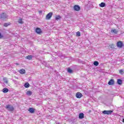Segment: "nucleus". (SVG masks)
Masks as SVG:
<instances>
[{
    "label": "nucleus",
    "instance_id": "obj_1",
    "mask_svg": "<svg viewBox=\"0 0 124 124\" xmlns=\"http://www.w3.org/2000/svg\"><path fill=\"white\" fill-rule=\"evenodd\" d=\"M6 108L10 112L14 111V107L10 105H7L6 106Z\"/></svg>",
    "mask_w": 124,
    "mask_h": 124
},
{
    "label": "nucleus",
    "instance_id": "obj_2",
    "mask_svg": "<svg viewBox=\"0 0 124 124\" xmlns=\"http://www.w3.org/2000/svg\"><path fill=\"white\" fill-rule=\"evenodd\" d=\"M103 114L104 115H111L112 113H113V111L112 110H104L102 111Z\"/></svg>",
    "mask_w": 124,
    "mask_h": 124
},
{
    "label": "nucleus",
    "instance_id": "obj_3",
    "mask_svg": "<svg viewBox=\"0 0 124 124\" xmlns=\"http://www.w3.org/2000/svg\"><path fill=\"white\" fill-rule=\"evenodd\" d=\"M52 16H53V13L50 12L46 16V20H50L52 18Z\"/></svg>",
    "mask_w": 124,
    "mask_h": 124
},
{
    "label": "nucleus",
    "instance_id": "obj_4",
    "mask_svg": "<svg viewBox=\"0 0 124 124\" xmlns=\"http://www.w3.org/2000/svg\"><path fill=\"white\" fill-rule=\"evenodd\" d=\"M74 9L75 11L78 12L81 10V7H80V6H79L78 5H75L74 6Z\"/></svg>",
    "mask_w": 124,
    "mask_h": 124
},
{
    "label": "nucleus",
    "instance_id": "obj_5",
    "mask_svg": "<svg viewBox=\"0 0 124 124\" xmlns=\"http://www.w3.org/2000/svg\"><path fill=\"white\" fill-rule=\"evenodd\" d=\"M117 46L118 47V48H122V47L124 46V44L123 43V42L120 41L117 42Z\"/></svg>",
    "mask_w": 124,
    "mask_h": 124
},
{
    "label": "nucleus",
    "instance_id": "obj_6",
    "mask_svg": "<svg viewBox=\"0 0 124 124\" xmlns=\"http://www.w3.org/2000/svg\"><path fill=\"white\" fill-rule=\"evenodd\" d=\"M35 32H36L37 34H41V33H42V30L39 28H36L35 29Z\"/></svg>",
    "mask_w": 124,
    "mask_h": 124
},
{
    "label": "nucleus",
    "instance_id": "obj_7",
    "mask_svg": "<svg viewBox=\"0 0 124 124\" xmlns=\"http://www.w3.org/2000/svg\"><path fill=\"white\" fill-rule=\"evenodd\" d=\"M108 85L110 86H113V85H115V80L114 79H111L108 82Z\"/></svg>",
    "mask_w": 124,
    "mask_h": 124
},
{
    "label": "nucleus",
    "instance_id": "obj_8",
    "mask_svg": "<svg viewBox=\"0 0 124 124\" xmlns=\"http://www.w3.org/2000/svg\"><path fill=\"white\" fill-rule=\"evenodd\" d=\"M83 95H82L81 93L80 92H78L76 94V97L77 98H81Z\"/></svg>",
    "mask_w": 124,
    "mask_h": 124
},
{
    "label": "nucleus",
    "instance_id": "obj_9",
    "mask_svg": "<svg viewBox=\"0 0 124 124\" xmlns=\"http://www.w3.org/2000/svg\"><path fill=\"white\" fill-rule=\"evenodd\" d=\"M28 111L30 113H31V114H33L35 111V109L33 108H30L28 109Z\"/></svg>",
    "mask_w": 124,
    "mask_h": 124
},
{
    "label": "nucleus",
    "instance_id": "obj_10",
    "mask_svg": "<svg viewBox=\"0 0 124 124\" xmlns=\"http://www.w3.org/2000/svg\"><path fill=\"white\" fill-rule=\"evenodd\" d=\"M84 116L85 115H84L83 113H80L79 114L78 118L79 119H84V118H85Z\"/></svg>",
    "mask_w": 124,
    "mask_h": 124
},
{
    "label": "nucleus",
    "instance_id": "obj_11",
    "mask_svg": "<svg viewBox=\"0 0 124 124\" xmlns=\"http://www.w3.org/2000/svg\"><path fill=\"white\" fill-rule=\"evenodd\" d=\"M118 31L115 29H112L111 30V32H112V33H115V34H117V33H118Z\"/></svg>",
    "mask_w": 124,
    "mask_h": 124
},
{
    "label": "nucleus",
    "instance_id": "obj_12",
    "mask_svg": "<svg viewBox=\"0 0 124 124\" xmlns=\"http://www.w3.org/2000/svg\"><path fill=\"white\" fill-rule=\"evenodd\" d=\"M18 71L20 74H25L26 73V70L24 69H21Z\"/></svg>",
    "mask_w": 124,
    "mask_h": 124
},
{
    "label": "nucleus",
    "instance_id": "obj_13",
    "mask_svg": "<svg viewBox=\"0 0 124 124\" xmlns=\"http://www.w3.org/2000/svg\"><path fill=\"white\" fill-rule=\"evenodd\" d=\"M100 7H105L106 6V4L104 2H101L99 4Z\"/></svg>",
    "mask_w": 124,
    "mask_h": 124
},
{
    "label": "nucleus",
    "instance_id": "obj_14",
    "mask_svg": "<svg viewBox=\"0 0 124 124\" xmlns=\"http://www.w3.org/2000/svg\"><path fill=\"white\" fill-rule=\"evenodd\" d=\"M117 84H118V85H122V84H123V80L121 79H118L117 80Z\"/></svg>",
    "mask_w": 124,
    "mask_h": 124
},
{
    "label": "nucleus",
    "instance_id": "obj_15",
    "mask_svg": "<svg viewBox=\"0 0 124 124\" xmlns=\"http://www.w3.org/2000/svg\"><path fill=\"white\" fill-rule=\"evenodd\" d=\"M26 59H27V60H32V56L31 55H28V56L26 57Z\"/></svg>",
    "mask_w": 124,
    "mask_h": 124
},
{
    "label": "nucleus",
    "instance_id": "obj_16",
    "mask_svg": "<svg viewBox=\"0 0 124 124\" xmlns=\"http://www.w3.org/2000/svg\"><path fill=\"white\" fill-rule=\"evenodd\" d=\"M26 94H27V95H31V94H32V92H31V91H28L26 93Z\"/></svg>",
    "mask_w": 124,
    "mask_h": 124
},
{
    "label": "nucleus",
    "instance_id": "obj_17",
    "mask_svg": "<svg viewBox=\"0 0 124 124\" xmlns=\"http://www.w3.org/2000/svg\"><path fill=\"white\" fill-rule=\"evenodd\" d=\"M67 72L68 73H73V71L69 67L67 68Z\"/></svg>",
    "mask_w": 124,
    "mask_h": 124
},
{
    "label": "nucleus",
    "instance_id": "obj_18",
    "mask_svg": "<svg viewBox=\"0 0 124 124\" xmlns=\"http://www.w3.org/2000/svg\"><path fill=\"white\" fill-rule=\"evenodd\" d=\"M18 23L21 25L24 24V22H23V19L20 18L19 19H18Z\"/></svg>",
    "mask_w": 124,
    "mask_h": 124
},
{
    "label": "nucleus",
    "instance_id": "obj_19",
    "mask_svg": "<svg viewBox=\"0 0 124 124\" xmlns=\"http://www.w3.org/2000/svg\"><path fill=\"white\" fill-rule=\"evenodd\" d=\"M2 92H3V93H8V89L5 88L3 89Z\"/></svg>",
    "mask_w": 124,
    "mask_h": 124
},
{
    "label": "nucleus",
    "instance_id": "obj_20",
    "mask_svg": "<svg viewBox=\"0 0 124 124\" xmlns=\"http://www.w3.org/2000/svg\"><path fill=\"white\" fill-rule=\"evenodd\" d=\"M62 18V16H61L60 15H58V16H57L56 17H55V20H60V19H61Z\"/></svg>",
    "mask_w": 124,
    "mask_h": 124
},
{
    "label": "nucleus",
    "instance_id": "obj_21",
    "mask_svg": "<svg viewBox=\"0 0 124 124\" xmlns=\"http://www.w3.org/2000/svg\"><path fill=\"white\" fill-rule=\"evenodd\" d=\"M25 88H29L30 87V84L29 82H27L24 84Z\"/></svg>",
    "mask_w": 124,
    "mask_h": 124
},
{
    "label": "nucleus",
    "instance_id": "obj_22",
    "mask_svg": "<svg viewBox=\"0 0 124 124\" xmlns=\"http://www.w3.org/2000/svg\"><path fill=\"white\" fill-rule=\"evenodd\" d=\"M93 64L94 65H95V66H97V65L99 64V63H98V62L97 61H95L94 62Z\"/></svg>",
    "mask_w": 124,
    "mask_h": 124
},
{
    "label": "nucleus",
    "instance_id": "obj_23",
    "mask_svg": "<svg viewBox=\"0 0 124 124\" xmlns=\"http://www.w3.org/2000/svg\"><path fill=\"white\" fill-rule=\"evenodd\" d=\"M10 25H11V23H4V27H8V26H9Z\"/></svg>",
    "mask_w": 124,
    "mask_h": 124
},
{
    "label": "nucleus",
    "instance_id": "obj_24",
    "mask_svg": "<svg viewBox=\"0 0 124 124\" xmlns=\"http://www.w3.org/2000/svg\"><path fill=\"white\" fill-rule=\"evenodd\" d=\"M108 47H108L109 49H113V48H114V45L113 44L110 45Z\"/></svg>",
    "mask_w": 124,
    "mask_h": 124
},
{
    "label": "nucleus",
    "instance_id": "obj_25",
    "mask_svg": "<svg viewBox=\"0 0 124 124\" xmlns=\"http://www.w3.org/2000/svg\"><path fill=\"white\" fill-rule=\"evenodd\" d=\"M77 36H81V33L79 31H78L76 33Z\"/></svg>",
    "mask_w": 124,
    "mask_h": 124
},
{
    "label": "nucleus",
    "instance_id": "obj_26",
    "mask_svg": "<svg viewBox=\"0 0 124 124\" xmlns=\"http://www.w3.org/2000/svg\"><path fill=\"white\" fill-rule=\"evenodd\" d=\"M119 73H120V74H122V75H123V74H124V72L123 70H119Z\"/></svg>",
    "mask_w": 124,
    "mask_h": 124
},
{
    "label": "nucleus",
    "instance_id": "obj_27",
    "mask_svg": "<svg viewBox=\"0 0 124 124\" xmlns=\"http://www.w3.org/2000/svg\"><path fill=\"white\" fill-rule=\"evenodd\" d=\"M4 16V13H3L1 14L0 18H4L3 16Z\"/></svg>",
    "mask_w": 124,
    "mask_h": 124
},
{
    "label": "nucleus",
    "instance_id": "obj_28",
    "mask_svg": "<svg viewBox=\"0 0 124 124\" xmlns=\"http://www.w3.org/2000/svg\"><path fill=\"white\" fill-rule=\"evenodd\" d=\"M2 37H3V36L1 35V34L0 33V38H2Z\"/></svg>",
    "mask_w": 124,
    "mask_h": 124
},
{
    "label": "nucleus",
    "instance_id": "obj_29",
    "mask_svg": "<svg viewBox=\"0 0 124 124\" xmlns=\"http://www.w3.org/2000/svg\"><path fill=\"white\" fill-rule=\"evenodd\" d=\"M92 112L91 110H89V112L91 113Z\"/></svg>",
    "mask_w": 124,
    "mask_h": 124
},
{
    "label": "nucleus",
    "instance_id": "obj_30",
    "mask_svg": "<svg viewBox=\"0 0 124 124\" xmlns=\"http://www.w3.org/2000/svg\"><path fill=\"white\" fill-rule=\"evenodd\" d=\"M16 64H17V65H19V64H18V63H16Z\"/></svg>",
    "mask_w": 124,
    "mask_h": 124
}]
</instances>
